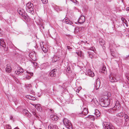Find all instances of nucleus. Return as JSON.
<instances>
[{"label": "nucleus", "mask_w": 129, "mask_h": 129, "mask_svg": "<svg viewBox=\"0 0 129 129\" xmlns=\"http://www.w3.org/2000/svg\"><path fill=\"white\" fill-rule=\"evenodd\" d=\"M33 4L31 2H28L26 5V11L28 13H33Z\"/></svg>", "instance_id": "1"}, {"label": "nucleus", "mask_w": 129, "mask_h": 129, "mask_svg": "<svg viewBox=\"0 0 129 129\" xmlns=\"http://www.w3.org/2000/svg\"><path fill=\"white\" fill-rule=\"evenodd\" d=\"M64 125L66 128L69 129H72V127L70 121L68 119L64 118L63 120Z\"/></svg>", "instance_id": "2"}, {"label": "nucleus", "mask_w": 129, "mask_h": 129, "mask_svg": "<svg viewBox=\"0 0 129 129\" xmlns=\"http://www.w3.org/2000/svg\"><path fill=\"white\" fill-rule=\"evenodd\" d=\"M103 126L105 129H114V127L109 123L105 122L103 123Z\"/></svg>", "instance_id": "3"}, {"label": "nucleus", "mask_w": 129, "mask_h": 129, "mask_svg": "<svg viewBox=\"0 0 129 129\" xmlns=\"http://www.w3.org/2000/svg\"><path fill=\"white\" fill-rule=\"evenodd\" d=\"M110 104V100L106 99L103 101H102L100 103L101 106L103 107H107Z\"/></svg>", "instance_id": "4"}, {"label": "nucleus", "mask_w": 129, "mask_h": 129, "mask_svg": "<svg viewBox=\"0 0 129 129\" xmlns=\"http://www.w3.org/2000/svg\"><path fill=\"white\" fill-rule=\"evenodd\" d=\"M0 45L4 48L5 51H7L8 50V47H6V45L4 42V40L2 39H0Z\"/></svg>", "instance_id": "5"}, {"label": "nucleus", "mask_w": 129, "mask_h": 129, "mask_svg": "<svg viewBox=\"0 0 129 129\" xmlns=\"http://www.w3.org/2000/svg\"><path fill=\"white\" fill-rule=\"evenodd\" d=\"M16 69L15 72L16 74L17 75H20L22 73L23 71V69L19 67H17Z\"/></svg>", "instance_id": "6"}, {"label": "nucleus", "mask_w": 129, "mask_h": 129, "mask_svg": "<svg viewBox=\"0 0 129 129\" xmlns=\"http://www.w3.org/2000/svg\"><path fill=\"white\" fill-rule=\"evenodd\" d=\"M29 55V57L33 60L35 61L36 59L35 53V52H30Z\"/></svg>", "instance_id": "7"}, {"label": "nucleus", "mask_w": 129, "mask_h": 129, "mask_svg": "<svg viewBox=\"0 0 129 129\" xmlns=\"http://www.w3.org/2000/svg\"><path fill=\"white\" fill-rule=\"evenodd\" d=\"M109 80L110 81L112 82H116L118 80L114 77V75H112L111 74H110L109 76Z\"/></svg>", "instance_id": "8"}, {"label": "nucleus", "mask_w": 129, "mask_h": 129, "mask_svg": "<svg viewBox=\"0 0 129 129\" xmlns=\"http://www.w3.org/2000/svg\"><path fill=\"white\" fill-rule=\"evenodd\" d=\"M95 89L97 90L99 87L100 84V81L99 78H98L96 79L95 82Z\"/></svg>", "instance_id": "9"}, {"label": "nucleus", "mask_w": 129, "mask_h": 129, "mask_svg": "<svg viewBox=\"0 0 129 129\" xmlns=\"http://www.w3.org/2000/svg\"><path fill=\"white\" fill-rule=\"evenodd\" d=\"M85 17L84 16H81L78 19V22L80 24L82 23L85 21Z\"/></svg>", "instance_id": "10"}, {"label": "nucleus", "mask_w": 129, "mask_h": 129, "mask_svg": "<svg viewBox=\"0 0 129 129\" xmlns=\"http://www.w3.org/2000/svg\"><path fill=\"white\" fill-rule=\"evenodd\" d=\"M56 70V69H54L50 71L49 74V75L51 77L55 76L56 75L55 73Z\"/></svg>", "instance_id": "11"}, {"label": "nucleus", "mask_w": 129, "mask_h": 129, "mask_svg": "<svg viewBox=\"0 0 129 129\" xmlns=\"http://www.w3.org/2000/svg\"><path fill=\"white\" fill-rule=\"evenodd\" d=\"M48 129H58L57 126L56 125L50 124L48 126Z\"/></svg>", "instance_id": "12"}, {"label": "nucleus", "mask_w": 129, "mask_h": 129, "mask_svg": "<svg viewBox=\"0 0 129 129\" xmlns=\"http://www.w3.org/2000/svg\"><path fill=\"white\" fill-rule=\"evenodd\" d=\"M27 75L26 76V78L27 79H29L30 78V76H32L33 74L30 72L27 71L26 72Z\"/></svg>", "instance_id": "13"}, {"label": "nucleus", "mask_w": 129, "mask_h": 129, "mask_svg": "<svg viewBox=\"0 0 129 129\" xmlns=\"http://www.w3.org/2000/svg\"><path fill=\"white\" fill-rule=\"evenodd\" d=\"M50 118L53 120H57L58 118V116L54 115H52L50 116Z\"/></svg>", "instance_id": "14"}, {"label": "nucleus", "mask_w": 129, "mask_h": 129, "mask_svg": "<svg viewBox=\"0 0 129 129\" xmlns=\"http://www.w3.org/2000/svg\"><path fill=\"white\" fill-rule=\"evenodd\" d=\"M11 71V68L10 65H7L6 68V71L7 72H10Z\"/></svg>", "instance_id": "15"}, {"label": "nucleus", "mask_w": 129, "mask_h": 129, "mask_svg": "<svg viewBox=\"0 0 129 129\" xmlns=\"http://www.w3.org/2000/svg\"><path fill=\"white\" fill-rule=\"evenodd\" d=\"M87 75L91 77H93L94 75V73L90 70H88Z\"/></svg>", "instance_id": "16"}, {"label": "nucleus", "mask_w": 129, "mask_h": 129, "mask_svg": "<svg viewBox=\"0 0 129 129\" xmlns=\"http://www.w3.org/2000/svg\"><path fill=\"white\" fill-rule=\"evenodd\" d=\"M94 114L95 115L96 118H97L100 117V114L99 111L98 110H96L94 112Z\"/></svg>", "instance_id": "17"}, {"label": "nucleus", "mask_w": 129, "mask_h": 129, "mask_svg": "<svg viewBox=\"0 0 129 129\" xmlns=\"http://www.w3.org/2000/svg\"><path fill=\"white\" fill-rule=\"evenodd\" d=\"M119 102H117L116 103V105L115 106V107L114 108H113V110H115V112H114L115 113H116L117 112V111H118V110H117V109L116 110L115 109V108H117V107H118V108H119V107L120 105L119 104Z\"/></svg>", "instance_id": "18"}, {"label": "nucleus", "mask_w": 129, "mask_h": 129, "mask_svg": "<svg viewBox=\"0 0 129 129\" xmlns=\"http://www.w3.org/2000/svg\"><path fill=\"white\" fill-rule=\"evenodd\" d=\"M102 73H103L104 74H106L107 73L106 71V68L104 65H103L102 68Z\"/></svg>", "instance_id": "19"}, {"label": "nucleus", "mask_w": 129, "mask_h": 129, "mask_svg": "<svg viewBox=\"0 0 129 129\" xmlns=\"http://www.w3.org/2000/svg\"><path fill=\"white\" fill-rule=\"evenodd\" d=\"M35 108L39 111H41L42 110L40 104H36L35 106Z\"/></svg>", "instance_id": "20"}, {"label": "nucleus", "mask_w": 129, "mask_h": 129, "mask_svg": "<svg viewBox=\"0 0 129 129\" xmlns=\"http://www.w3.org/2000/svg\"><path fill=\"white\" fill-rule=\"evenodd\" d=\"M59 57H57L56 56H54L52 58V62H55L57 61Z\"/></svg>", "instance_id": "21"}, {"label": "nucleus", "mask_w": 129, "mask_h": 129, "mask_svg": "<svg viewBox=\"0 0 129 129\" xmlns=\"http://www.w3.org/2000/svg\"><path fill=\"white\" fill-rule=\"evenodd\" d=\"M85 49H86L87 50H89L90 49V50H92L95 53V48L94 47H91L90 48H86L85 47H83Z\"/></svg>", "instance_id": "22"}, {"label": "nucleus", "mask_w": 129, "mask_h": 129, "mask_svg": "<svg viewBox=\"0 0 129 129\" xmlns=\"http://www.w3.org/2000/svg\"><path fill=\"white\" fill-rule=\"evenodd\" d=\"M87 53L90 57L91 58H93L94 54L93 53L89 52H88Z\"/></svg>", "instance_id": "23"}, {"label": "nucleus", "mask_w": 129, "mask_h": 129, "mask_svg": "<svg viewBox=\"0 0 129 129\" xmlns=\"http://www.w3.org/2000/svg\"><path fill=\"white\" fill-rule=\"evenodd\" d=\"M99 41L101 45L102 46L104 44L105 41L103 39H100L99 40Z\"/></svg>", "instance_id": "24"}, {"label": "nucleus", "mask_w": 129, "mask_h": 129, "mask_svg": "<svg viewBox=\"0 0 129 129\" xmlns=\"http://www.w3.org/2000/svg\"><path fill=\"white\" fill-rule=\"evenodd\" d=\"M88 113V111L87 110L86 108H85L84 109V110L82 112V114L85 115L87 114Z\"/></svg>", "instance_id": "25"}, {"label": "nucleus", "mask_w": 129, "mask_h": 129, "mask_svg": "<svg viewBox=\"0 0 129 129\" xmlns=\"http://www.w3.org/2000/svg\"><path fill=\"white\" fill-rule=\"evenodd\" d=\"M65 21L66 23L67 24L71 25L73 24L72 22L68 19H66Z\"/></svg>", "instance_id": "26"}, {"label": "nucleus", "mask_w": 129, "mask_h": 129, "mask_svg": "<svg viewBox=\"0 0 129 129\" xmlns=\"http://www.w3.org/2000/svg\"><path fill=\"white\" fill-rule=\"evenodd\" d=\"M117 116L120 117H123V113L122 112H120L118 113L117 114Z\"/></svg>", "instance_id": "27"}, {"label": "nucleus", "mask_w": 129, "mask_h": 129, "mask_svg": "<svg viewBox=\"0 0 129 129\" xmlns=\"http://www.w3.org/2000/svg\"><path fill=\"white\" fill-rule=\"evenodd\" d=\"M88 117L91 120H94L95 119V118L94 116L92 115H89Z\"/></svg>", "instance_id": "28"}, {"label": "nucleus", "mask_w": 129, "mask_h": 129, "mask_svg": "<svg viewBox=\"0 0 129 129\" xmlns=\"http://www.w3.org/2000/svg\"><path fill=\"white\" fill-rule=\"evenodd\" d=\"M82 27H77L75 28V32H78L79 30H80L81 28Z\"/></svg>", "instance_id": "29"}, {"label": "nucleus", "mask_w": 129, "mask_h": 129, "mask_svg": "<svg viewBox=\"0 0 129 129\" xmlns=\"http://www.w3.org/2000/svg\"><path fill=\"white\" fill-rule=\"evenodd\" d=\"M81 89V87H79L77 88H74V90H76V91L77 92H79L80 90Z\"/></svg>", "instance_id": "30"}, {"label": "nucleus", "mask_w": 129, "mask_h": 129, "mask_svg": "<svg viewBox=\"0 0 129 129\" xmlns=\"http://www.w3.org/2000/svg\"><path fill=\"white\" fill-rule=\"evenodd\" d=\"M66 71L67 72L69 73H70L71 72V68L69 67H68Z\"/></svg>", "instance_id": "31"}, {"label": "nucleus", "mask_w": 129, "mask_h": 129, "mask_svg": "<svg viewBox=\"0 0 129 129\" xmlns=\"http://www.w3.org/2000/svg\"><path fill=\"white\" fill-rule=\"evenodd\" d=\"M38 67H39L40 68V69L41 70L43 69H45L44 65H39V66H38Z\"/></svg>", "instance_id": "32"}, {"label": "nucleus", "mask_w": 129, "mask_h": 129, "mask_svg": "<svg viewBox=\"0 0 129 129\" xmlns=\"http://www.w3.org/2000/svg\"><path fill=\"white\" fill-rule=\"evenodd\" d=\"M23 113L25 114L26 116L27 114L29 112L27 110H23Z\"/></svg>", "instance_id": "33"}, {"label": "nucleus", "mask_w": 129, "mask_h": 129, "mask_svg": "<svg viewBox=\"0 0 129 129\" xmlns=\"http://www.w3.org/2000/svg\"><path fill=\"white\" fill-rule=\"evenodd\" d=\"M76 53L78 56H81V51H77Z\"/></svg>", "instance_id": "34"}, {"label": "nucleus", "mask_w": 129, "mask_h": 129, "mask_svg": "<svg viewBox=\"0 0 129 129\" xmlns=\"http://www.w3.org/2000/svg\"><path fill=\"white\" fill-rule=\"evenodd\" d=\"M6 127L7 129H11V126L9 124L6 125Z\"/></svg>", "instance_id": "35"}, {"label": "nucleus", "mask_w": 129, "mask_h": 129, "mask_svg": "<svg viewBox=\"0 0 129 129\" xmlns=\"http://www.w3.org/2000/svg\"><path fill=\"white\" fill-rule=\"evenodd\" d=\"M25 15V14L24 13L21 16L23 18L25 19L26 20L27 17H26V16Z\"/></svg>", "instance_id": "36"}, {"label": "nucleus", "mask_w": 129, "mask_h": 129, "mask_svg": "<svg viewBox=\"0 0 129 129\" xmlns=\"http://www.w3.org/2000/svg\"><path fill=\"white\" fill-rule=\"evenodd\" d=\"M123 22L125 24V25L127 27L128 26V23H127V21L126 20H125Z\"/></svg>", "instance_id": "37"}, {"label": "nucleus", "mask_w": 129, "mask_h": 129, "mask_svg": "<svg viewBox=\"0 0 129 129\" xmlns=\"http://www.w3.org/2000/svg\"><path fill=\"white\" fill-rule=\"evenodd\" d=\"M42 3L44 4H46L47 2V0H41Z\"/></svg>", "instance_id": "38"}, {"label": "nucleus", "mask_w": 129, "mask_h": 129, "mask_svg": "<svg viewBox=\"0 0 129 129\" xmlns=\"http://www.w3.org/2000/svg\"><path fill=\"white\" fill-rule=\"evenodd\" d=\"M128 116L126 115V114H124V118L125 120L126 121V119H128Z\"/></svg>", "instance_id": "39"}, {"label": "nucleus", "mask_w": 129, "mask_h": 129, "mask_svg": "<svg viewBox=\"0 0 129 129\" xmlns=\"http://www.w3.org/2000/svg\"><path fill=\"white\" fill-rule=\"evenodd\" d=\"M25 86L28 89L29 88L28 87H31V85L30 84H28L26 85Z\"/></svg>", "instance_id": "40"}, {"label": "nucleus", "mask_w": 129, "mask_h": 129, "mask_svg": "<svg viewBox=\"0 0 129 129\" xmlns=\"http://www.w3.org/2000/svg\"><path fill=\"white\" fill-rule=\"evenodd\" d=\"M26 116L28 117H30L31 116V114L29 112L28 114H27Z\"/></svg>", "instance_id": "41"}, {"label": "nucleus", "mask_w": 129, "mask_h": 129, "mask_svg": "<svg viewBox=\"0 0 129 129\" xmlns=\"http://www.w3.org/2000/svg\"><path fill=\"white\" fill-rule=\"evenodd\" d=\"M31 96L29 95H27L26 96V98L28 99L29 100H30V99H31Z\"/></svg>", "instance_id": "42"}, {"label": "nucleus", "mask_w": 129, "mask_h": 129, "mask_svg": "<svg viewBox=\"0 0 129 129\" xmlns=\"http://www.w3.org/2000/svg\"><path fill=\"white\" fill-rule=\"evenodd\" d=\"M72 1L74 3H76V4L78 3V2L76 0H72Z\"/></svg>", "instance_id": "43"}, {"label": "nucleus", "mask_w": 129, "mask_h": 129, "mask_svg": "<svg viewBox=\"0 0 129 129\" xmlns=\"http://www.w3.org/2000/svg\"><path fill=\"white\" fill-rule=\"evenodd\" d=\"M18 12L19 13V14L20 15H22L24 13H23L21 10L19 11H19H18Z\"/></svg>", "instance_id": "44"}, {"label": "nucleus", "mask_w": 129, "mask_h": 129, "mask_svg": "<svg viewBox=\"0 0 129 129\" xmlns=\"http://www.w3.org/2000/svg\"><path fill=\"white\" fill-rule=\"evenodd\" d=\"M35 99H36L35 98L31 96V99H30V100H35Z\"/></svg>", "instance_id": "45"}, {"label": "nucleus", "mask_w": 129, "mask_h": 129, "mask_svg": "<svg viewBox=\"0 0 129 129\" xmlns=\"http://www.w3.org/2000/svg\"><path fill=\"white\" fill-rule=\"evenodd\" d=\"M32 113H33V114L35 116H36V113L35 112L33 111Z\"/></svg>", "instance_id": "46"}, {"label": "nucleus", "mask_w": 129, "mask_h": 129, "mask_svg": "<svg viewBox=\"0 0 129 129\" xmlns=\"http://www.w3.org/2000/svg\"><path fill=\"white\" fill-rule=\"evenodd\" d=\"M94 100L93 101H94L95 102V103H97V102H98L96 100V99H93L92 100V101H93V100Z\"/></svg>", "instance_id": "47"}, {"label": "nucleus", "mask_w": 129, "mask_h": 129, "mask_svg": "<svg viewBox=\"0 0 129 129\" xmlns=\"http://www.w3.org/2000/svg\"><path fill=\"white\" fill-rule=\"evenodd\" d=\"M87 43V41H85L84 42L83 41H81V44H82V43H84V44H85V43Z\"/></svg>", "instance_id": "48"}, {"label": "nucleus", "mask_w": 129, "mask_h": 129, "mask_svg": "<svg viewBox=\"0 0 129 129\" xmlns=\"http://www.w3.org/2000/svg\"><path fill=\"white\" fill-rule=\"evenodd\" d=\"M121 20L123 22L126 19L122 17L121 18Z\"/></svg>", "instance_id": "49"}, {"label": "nucleus", "mask_w": 129, "mask_h": 129, "mask_svg": "<svg viewBox=\"0 0 129 129\" xmlns=\"http://www.w3.org/2000/svg\"><path fill=\"white\" fill-rule=\"evenodd\" d=\"M32 63L33 64H37V63L36 62H35V61H33L32 62Z\"/></svg>", "instance_id": "50"}, {"label": "nucleus", "mask_w": 129, "mask_h": 129, "mask_svg": "<svg viewBox=\"0 0 129 129\" xmlns=\"http://www.w3.org/2000/svg\"><path fill=\"white\" fill-rule=\"evenodd\" d=\"M81 56H80L81 57H83L84 56L83 54H82V52H81Z\"/></svg>", "instance_id": "51"}, {"label": "nucleus", "mask_w": 129, "mask_h": 129, "mask_svg": "<svg viewBox=\"0 0 129 129\" xmlns=\"http://www.w3.org/2000/svg\"><path fill=\"white\" fill-rule=\"evenodd\" d=\"M126 10L127 11H129V7H127L126 8Z\"/></svg>", "instance_id": "52"}, {"label": "nucleus", "mask_w": 129, "mask_h": 129, "mask_svg": "<svg viewBox=\"0 0 129 129\" xmlns=\"http://www.w3.org/2000/svg\"><path fill=\"white\" fill-rule=\"evenodd\" d=\"M43 49V51L44 52H47V50H44L43 49Z\"/></svg>", "instance_id": "53"}, {"label": "nucleus", "mask_w": 129, "mask_h": 129, "mask_svg": "<svg viewBox=\"0 0 129 129\" xmlns=\"http://www.w3.org/2000/svg\"><path fill=\"white\" fill-rule=\"evenodd\" d=\"M82 27L81 28V29H84V28L83 27Z\"/></svg>", "instance_id": "54"}, {"label": "nucleus", "mask_w": 129, "mask_h": 129, "mask_svg": "<svg viewBox=\"0 0 129 129\" xmlns=\"http://www.w3.org/2000/svg\"><path fill=\"white\" fill-rule=\"evenodd\" d=\"M14 129H19L17 127L15 128Z\"/></svg>", "instance_id": "55"}, {"label": "nucleus", "mask_w": 129, "mask_h": 129, "mask_svg": "<svg viewBox=\"0 0 129 129\" xmlns=\"http://www.w3.org/2000/svg\"><path fill=\"white\" fill-rule=\"evenodd\" d=\"M34 106H35H35L36 105H35L34 104H32Z\"/></svg>", "instance_id": "56"}, {"label": "nucleus", "mask_w": 129, "mask_h": 129, "mask_svg": "<svg viewBox=\"0 0 129 129\" xmlns=\"http://www.w3.org/2000/svg\"><path fill=\"white\" fill-rule=\"evenodd\" d=\"M103 48L104 49H105V46H104L103 47Z\"/></svg>", "instance_id": "57"}, {"label": "nucleus", "mask_w": 129, "mask_h": 129, "mask_svg": "<svg viewBox=\"0 0 129 129\" xmlns=\"http://www.w3.org/2000/svg\"><path fill=\"white\" fill-rule=\"evenodd\" d=\"M129 57V55L127 56L126 57V58H128V57Z\"/></svg>", "instance_id": "58"}, {"label": "nucleus", "mask_w": 129, "mask_h": 129, "mask_svg": "<svg viewBox=\"0 0 129 129\" xmlns=\"http://www.w3.org/2000/svg\"><path fill=\"white\" fill-rule=\"evenodd\" d=\"M127 79H128V80L129 81V77H128L127 78Z\"/></svg>", "instance_id": "59"}, {"label": "nucleus", "mask_w": 129, "mask_h": 129, "mask_svg": "<svg viewBox=\"0 0 129 129\" xmlns=\"http://www.w3.org/2000/svg\"><path fill=\"white\" fill-rule=\"evenodd\" d=\"M91 126H93V124H91Z\"/></svg>", "instance_id": "60"}, {"label": "nucleus", "mask_w": 129, "mask_h": 129, "mask_svg": "<svg viewBox=\"0 0 129 129\" xmlns=\"http://www.w3.org/2000/svg\"><path fill=\"white\" fill-rule=\"evenodd\" d=\"M68 47V49H69V47Z\"/></svg>", "instance_id": "61"}, {"label": "nucleus", "mask_w": 129, "mask_h": 129, "mask_svg": "<svg viewBox=\"0 0 129 129\" xmlns=\"http://www.w3.org/2000/svg\"><path fill=\"white\" fill-rule=\"evenodd\" d=\"M68 47V49H69V47Z\"/></svg>", "instance_id": "62"}, {"label": "nucleus", "mask_w": 129, "mask_h": 129, "mask_svg": "<svg viewBox=\"0 0 129 129\" xmlns=\"http://www.w3.org/2000/svg\"><path fill=\"white\" fill-rule=\"evenodd\" d=\"M50 110L51 111H52V110H51V109H50Z\"/></svg>", "instance_id": "63"}, {"label": "nucleus", "mask_w": 129, "mask_h": 129, "mask_svg": "<svg viewBox=\"0 0 129 129\" xmlns=\"http://www.w3.org/2000/svg\"><path fill=\"white\" fill-rule=\"evenodd\" d=\"M37 65H36V67H37Z\"/></svg>", "instance_id": "64"}]
</instances>
